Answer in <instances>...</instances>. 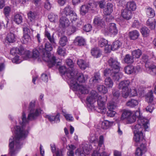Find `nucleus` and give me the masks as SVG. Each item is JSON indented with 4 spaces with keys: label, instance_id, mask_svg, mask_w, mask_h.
<instances>
[{
    "label": "nucleus",
    "instance_id": "f257e3e1",
    "mask_svg": "<svg viewBox=\"0 0 156 156\" xmlns=\"http://www.w3.org/2000/svg\"><path fill=\"white\" fill-rule=\"evenodd\" d=\"M35 101H32L30 104L29 113L27 118L26 117L25 113H22V121L19 122L21 126H16L14 128L11 129L12 131L15 135L14 137H12L9 139V153L11 156H14L19 150L21 148L22 145L21 141L24 139L27 135L28 131L26 129V125L30 120L36 119L41 113L40 109L34 108Z\"/></svg>",
    "mask_w": 156,
    "mask_h": 156
},
{
    "label": "nucleus",
    "instance_id": "f03ea898",
    "mask_svg": "<svg viewBox=\"0 0 156 156\" xmlns=\"http://www.w3.org/2000/svg\"><path fill=\"white\" fill-rule=\"evenodd\" d=\"M107 97L105 98L104 96L103 97L99 96L95 91L93 90L91 92L90 96L87 98V101L91 109L98 110V112L105 114L106 112L105 105L107 101Z\"/></svg>",
    "mask_w": 156,
    "mask_h": 156
},
{
    "label": "nucleus",
    "instance_id": "7ed1b4c3",
    "mask_svg": "<svg viewBox=\"0 0 156 156\" xmlns=\"http://www.w3.org/2000/svg\"><path fill=\"white\" fill-rule=\"evenodd\" d=\"M149 121L143 117H140L138 120V124L132 126L134 134V139L136 142H139L142 141H145L144 136L142 131L143 128L145 131L149 127Z\"/></svg>",
    "mask_w": 156,
    "mask_h": 156
},
{
    "label": "nucleus",
    "instance_id": "20e7f679",
    "mask_svg": "<svg viewBox=\"0 0 156 156\" xmlns=\"http://www.w3.org/2000/svg\"><path fill=\"white\" fill-rule=\"evenodd\" d=\"M53 48L51 44L47 42L44 44V48L40 51L42 54L43 59L48 63V66L49 68H51L55 65L56 63L55 57L51 56L50 52L52 50Z\"/></svg>",
    "mask_w": 156,
    "mask_h": 156
},
{
    "label": "nucleus",
    "instance_id": "39448f33",
    "mask_svg": "<svg viewBox=\"0 0 156 156\" xmlns=\"http://www.w3.org/2000/svg\"><path fill=\"white\" fill-rule=\"evenodd\" d=\"M59 71L60 73L64 75L69 84L70 83V82L73 80L74 72L69 68L67 69L65 66H62L60 67Z\"/></svg>",
    "mask_w": 156,
    "mask_h": 156
},
{
    "label": "nucleus",
    "instance_id": "423d86ee",
    "mask_svg": "<svg viewBox=\"0 0 156 156\" xmlns=\"http://www.w3.org/2000/svg\"><path fill=\"white\" fill-rule=\"evenodd\" d=\"M143 61L145 63V67L147 72L152 75L156 74V65L152 62H148V57L145 55H143L142 57Z\"/></svg>",
    "mask_w": 156,
    "mask_h": 156
},
{
    "label": "nucleus",
    "instance_id": "0eeeda50",
    "mask_svg": "<svg viewBox=\"0 0 156 156\" xmlns=\"http://www.w3.org/2000/svg\"><path fill=\"white\" fill-rule=\"evenodd\" d=\"M130 83L129 80H125L121 81L119 84L118 88L122 90V95L125 98H127L129 94L130 90L128 87Z\"/></svg>",
    "mask_w": 156,
    "mask_h": 156
},
{
    "label": "nucleus",
    "instance_id": "6e6552de",
    "mask_svg": "<svg viewBox=\"0 0 156 156\" xmlns=\"http://www.w3.org/2000/svg\"><path fill=\"white\" fill-rule=\"evenodd\" d=\"M70 82L69 85L73 90L77 91L79 93L81 94H87L88 93L89 90L86 86L80 84L76 82H74L73 80Z\"/></svg>",
    "mask_w": 156,
    "mask_h": 156
},
{
    "label": "nucleus",
    "instance_id": "1a4fd4ad",
    "mask_svg": "<svg viewBox=\"0 0 156 156\" xmlns=\"http://www.w3.org/2000/svg\"><path fill=\"white\" fill-rule=\"evenodd\" d=\"M10 53L12 55L16 54L22 55V57L24 60H27L31 56L30 52L29 51H24L22 47H20L19 48H12L10 50Z\"/></svg>",
    "mask_w": 156,
    "mask_h": 156
},
{
    "label": "nucleus",
    "instance_id": "9d476101",
    "mask_svg": "<svg viewBox=\"0 0 156 156\" xmlns=\"http://www.w3.org/2000/svg\"><path fill=\"white\" fill-rule=\"evenodd\" d=\"M136 119L135 115L130 111L128 110L124 111L121 117V120H125L128 124L133 123L135 122Z\"/></svg>",
    "mask_w": 156,
    "mask_h": 156
},
{
    "label": "nucleus",
    "instance_id": "9b49d317",
    "mask_svg": "<svg viewBox=\"0 0 156 156\" xmlns=\"http://www.w3.org/2000/svg\"><path fill=\"white\" fill-rule=\"evenodd\" d=\"M62 14H64L66 16H69L71 22L73 24L75 23L77 20V16L76 13L71 10L69 6L68 5L62 11Z\"/></svg>",
    "mask_w": 156,
    "mask_h": 156
},
{
    "label": "nucleus",
    "instance_id": "f8f14e48",
    "mask_svg": "<svg viewBox=\"0 0 156 156\" xmlns=\"http://www.w3.org/2000/svg\"><path fill=\"white\" fill-rule=\"evenodd\" d=\"M92 148V146L91 144L86 145L83 146L82 148H80L77 149L75 153L80 156H87L84 154L87 155L89 154Z\"/></svg>",
    "mask_w": 156,
    "mask_h": 156
},
{
    "label": "nucleus",
    "instance_id": "ddd939ff",
    "mask_svg": "<svg viewBox=\"0 0 156 156\" xmlns=\"http://www.w3.org/2000/svg\"><path fill=\"white\" fill-rule=\"evenodd\" d=\"M146 100L148 103H150L149 105L146 108V110L147 112H149L151 113L153 109L155 108V105L152 104L151 103L152 102L153 100V92L151 91L149 92L146 95Z\"/></svg>",
    "mask_w": 156,
    "mask_h": 156
},
{
    "label": "nucleus",
    "instance_id": "4468645a",
    "mask_svg": "<svg viewBox=\"0 0 156 156\" xmlns=\"http://www.w3.org/2000/svg\"><path fill=\"white\" fill-rule=\"evenodd\" d=\"M108 62L111 69L114 70H117L120 69V63L118 62L116 58H111Z\"/></svg>",
    "mask_w": 156,
    "mask_h": 156
},
{
    "label": "nucleus",
    "instance_id": "2eb2a0df",
    "mask_svg": "<svg viewBox=\"0 0 156 156\" xmlns=\"http://www.w3.org/2000/svg\"><path fill=\"white\" fill-rule=\"evenodd\" d=\"M74 72V76H73L74 78L73 80L74 82H76L78 83V81L80 83H82L85 82V79L82 73H77L76 72Z\"/></svg>",
    "mask_w": 156,
    "mask_h": 156
},
{
    "label": "nucleus",
    "instance_id": "dca6fc26",
    "mask_svg": "<svg viewBox=\"0 0 156 156\" xmlns=\"http://www.w3.org/2000/svg\"><path fill=\"white\" fill-rule=\"evenodd\" d=\"M147 151L146 146L144 144H141L140 147L137 148L135 152L136 156H141Z\"/></svg>",
    "mask_w": 156,
    "mask_h": 156
},
{
    "label": "nucleus",
    "instance_id": "f3484780",
    "mask_svg": "<svg viewBox=\"0 0 156 156\" xmlns=\"http://www.w3.org/2000/svg\"><path fill=\"white\" fill-rule=\"evenodd\" d=\"M24 32L23 40L24 43H26L30 40V30L27 27H25L23 29Z\"/></svg>",
    "mask_w": 156,
    "mask_h": 156
},
{
    "label": "nucleus",
    "instance_id": "a211bd4d",
    "mask_svg": "<svg viewBox=\"0 0 156 156\" xmlns=\"http://www.w3.org/2000/svg\"><path fill=\"white\" fill-rule=\"evenodd\" d=\"M121 16L124 19L128 20L132 18V13L130 10L125 9L122 11Z\"/></svg>",
    "mask_w": 156,
    "mask_h": 156
},
{
    "label": "nucleus",
    "instance_id": "6ab92c4d",
    "mask_svg": "<svg viewBox=\"0 0 156 156\" xmlns=\"http://www.w3.org/2000/svg\"><path fill=\"white\" fill-rule=\"evenodd\" d=\"M96 148L97 149H99L100 151L103 152V151H105V146L104 145V138L102 135H101L99 137L98 141V146Z\"/></svg>",
    "mask_w": 156,
    "mask_h": 156
},
{
    "label": "nucleus",
    "instance_id": "aec40b11",
    "mask_svg": "<svg viewBox=\"0 0 156 156\" xmlns=\"http://www.w3.org/2000/svg\"><path fill=\"white\" fill-rule=\"evenodd\" d=\"M70 24L69 20L66 17H62L59 20V26L62 28L69 26Z\"/></svg>",
    "mask_w": 156,
    "mask_h": 156
},
{
    "label": "nucleus",
    "instance_id": "412c9836",
    "mask_svg": "<svg viewBox=\"0 0 156 156\" xmlns=\"http://www.w3.org/2000/svg\"><path fill=\"white\" fill-rule=\"evenodd\" d=\"M60 116L59 113H58L55 116H53L51 115H45V117L48 118L50 121L51 122H54L55 123H58L60 122Z\"/></svg>",
    "mask_w": 156,
    "mask_h": 156
},
{
    "label": "nucleus",
    "instance_id": "4be33fe9",
    "mask_svg": "<svg viewBox=\"0 0 156 156\" xmlns=\"http://www.w3.org/2000/svg\"><path fill=\"white\" fill-rule=\"evenodd\" d=\"M113 5L111 3H108L106 6L103 9V12L106 15H110L113 11Z\"/></svg>",
    "mask_w": 156,
    "mask_h": 156
},
{
    "label": "nucleus",
    "instance_id": "5701e85b",
    "mask_svg": "<svg viewBox=\"0 0 156 156\" xmlns=\"http://www.w3.org/2000/svg\"><path fill=\"white\" fill-rule=\"evenodd\" d=\"M108 41L103 38H101L98 41L99 46L101 47H105V50L107 51V52H109L110 51V49L109 48H108Z\"/></svg>",
    "mask_w": 156,
    "mask_h": 156
},
{
    "label": "nucleus",
    "instance_id": "b1692460",
    "mask_svg": "<svg viewBox=\"0 0 156 156\" xmlns=\"http://www.w3.org/2000/svg\"><path fill=\"white\" fill-rule=\"evenodd\" d=\"M108 30L110 33L114 35H116L118 33V30L115 24L113 23L109 24Z\"/></svg>",
    "mask_w": 156,
    "mask_h": 156
},
{
    "label": "nucleus",
    "instance_id": "393cba45",
    "mask_svg": "<svg viewBox=\"0 0 156 156\" xmlns=\"http://www.w3.org/2000/svg\"><path fill=\"white\" fill-rule=\"evenodd\" d=\"M94 23L96 26L103 27L104 26V22L101 18L98 16L95 17L94 20Z\"/></svg>",
    "mask_w": 156,
    "mask_h": 156
},
{
    "label": "nucleus",
    "instance_id": "a878e982",
    "mask_svg": "<svg viewBox=\"0 0 156 156\" xmlns=\"http://www.w3.org/2000/svg\"><path fill=\"white\" fill-rule=\"evenodd\" d=\"M91 53L92 55L96 58L100 57L101 55V50L98 48L96 47L94 48L91 49Z\"/></svg>",
    "mask_w": 156,
    "mask_h": 156
},
{
    "label": "nucleus",
    "instance_id": "bb28decb",
    "mask_svg": "<svg viewBox=\"0 0 156 156\" xmlns=\"http://www.w3.org/2000/svg\"><path fill=\"white\" fill-rule=\"evenodd\" d=\"M119 69L114 70V72L112 74V77L115 81H118L119 79L121 78L122 76V74L119 72Z\"/></svg>",
    "mask_w": 156,
    "mask_h": 156
},
{
    "label": "nucleus",
    "instance_id": "cd10ccee",
    "mask_svg": "<svg viewBox=\"0 0 156 156\" xmlns=\"http://www.w3.org/2000/svg\"><path fill=\"white\" fill-rule=\"evenodd\" d=\"M27 16L29 20L31 22H34L37 17V14L35 12L30 11L27 13Z\"/></svg>",
    "mask_w": 156,
    "mask_h": 156
},
{
    "label": "nucleus",
    "instance_id": "c85d7f7f",
    "mask_svg": "<svg viewBox=\"0 0 156 156\" xmlns=\"http://www.w3.org/2000/svg\"><path fill=\"white\" fill-rule=\"evenodd\" d=\"M113 122H110L108 120H105L102 122L101 128L104 129H107L109 128L113 124Z\"/></svg>",
    "mask_w": 156,
    "mask_h": 156
},
{
    "label": "nucleus",
    "instance_id": "c756f323",
    "mask_svg": "<svg viewBox=\"0 0 156 156\" xmlns=\"http://www.w3.org/2000/svg\"><path fill=\"white\" fill-rule=\"evenodd\" d=\"M136 8L135 3L133 1H130L128 2L126 5L125 9L128 10L133 11L135 10Z\"/></svg>",
    "mask_w": 156,
    "mask_h": 156
},
{
    "label": "nucleus",
    "instance_id": "7c9ffc66",
    "mask_svg": "<svg viewBox=\"0 0 156 156\" xmlns=\"http://www.w3.org/2000/svg\"><path fill=\"white\" fill-rule=\"evenodd\" d=\"M71 23L73 25L72 26L71 31L72 33H73L76 30V27H80L82 25L83 22L82 21L79 20L77 19V20L76 21L75 23L73 24L72 23Z\"/></svg>",
    "mask_w": 156,
    "mask_h": 156
},
{
    "label": "nucleus",
    "instance_id": "2f4dec72",
    "mask_svg": "<svg viewBox=\"0 0 156 156\" xmlns=\"http://www.w3.org/2000/svg\"><path fill=\"white\" fill-rule=\"evenodd\" d=\"M129 36L131 39L135 40L137 39L139 36V32L137 30H133L129 32Z\"/></svg>",
    "mask_w": 156,
    "mask_h": 156
},
{
    "label": "nucleus",
    "instance_id": "473e14b6",
    "mask_svg": "<svg viewBox=\"0 0 156 156\" xmlns=\"http://www.w3.org/2000/svg\"><path fill=\"white\" fill-rule=\"evenodd\" d=\"M6 40L9 43H13L16 41V36L15 34L12 33H8L6 37Z\"/></svg>",
    "mask_w": 156,
    "mask_h": 156
},
{
    "label": "nucleus",
    "instance_id": "72a5a7b5",
    "mask_svg": "<svg viewBox=\"0 0 156 156\" xmlns=\"http://www.w3.org/2000/svg\"><path fill=\"white\" fill-rule=\"evenodd\" d=\"M146 11L147 15L149 17H154L155 15V12L153 9L149 7L146 8Z\"/></svg>",
    "mask_w": 156,
    "mask_h": 156
},
{
    "label": "nucleus",
    "instance_id": "f704fd0d",
    "mask_svg": "<svg viewBox=\"0 0 156 156\" xmlns=\"http://www.w3.org/2000/svg\"><path fill=\"white\" fill-rule=\"evenodd\" d=\"M156 20H152L148 19L147 21V24L151 30L154 29L155 27Z\"/></svg>",
    "mask_w": 156,
    "mask_h": 156
},
{
    "label": "nucleus",
    "instance_id": "c9c22d12",
    "mask_svg": "<svg viewBox=\"0 0 156 156\" xmlns=\"http://www.w3.org/2000/svg\"><path fill=\"white\" fill-rule=\"evenodd\" d=\"M122 45V43L119 40L114 41L111 46V48L112 50H116L120 48Z\"/></svg>",
    "mask_w": 156,
    "mask_h": 156
},
{
    "label": "nucleus",
    "instance_id": "e433bc0d",
    "mask_svg": "<svg viewBox=\"0 0 156 156\" xmlns=\"http://www.w3.org/2000/svg\"><path fill=\"white\" fill-rule=\"evenodd\" d=\"M138 103L139 101L137 100L132 99L127 102L126 105L130 107H134L138 105Z\"/></svg>",
    "mask_w": 156,
    "mask_h": 156
},
{
    "label": "nucleus",
    "instance_id": "4c0bfd02",
    "mask_svg": "<svg viewBox=\"0 0 156 156\" xmlns=\"http://www.w3.org/2000/svg\"><path fill=\"white\" fill-rule=\"evenodd\" d=\"M77 64L80 68L85 69L88 66V64L82 59H80L77 61Z\"/></svg>",
    "mask_w": 156,
    "mask_h": 156
},
{
    "label": "nucleus",
    "instance_id": "58836bf2",
    "mask_svg": "<svg viewBox=\"0 0 156 156\" xmlns=\"http://www.w3.org/2000/svg\"><path fill=\"white\" fill-rule=\"evenodd\" d=\"M105 84L108 88H112L113 85V83L112 79L108 77L105 80Z\"/></svg>",
    "mask_w": 156,
    "mask_h": 156
},
{
    "label": "nucleus",
    "instance_id": "ea45409f",
    "mask_svg": "<svg viewBox=\"0 0 156 156\" xmlns=\"http://www.w3.org/2000/svg\"><path fill=\"white\" fill-rule=\"evenodd\" d=\"M48 17L49 20L52 22H56L58 19V16L52 13L49 14Z\"/></svg>",
    "mask_w": 156,
    "mask_h": 156
},
{
    "label": "nucleus",
    "instance_id": "a19ab883",
    "mask_svg": "<svg viewBox=\"0 0 156 156\" xmlns=\"http://www.w3.org/2000/svg\"><path fill=\"white\" fill-rule=\"evenodd\" d=\"M134 58L129 54L126 55L124 58L125 63L127 64H131L134 62Z\"/></svg>",
    "mask_w": 156,
    "mask_h": 156
},
{
    "label": "nucleus",
    "instance_id": "79ce46f5",
    "mask_svg": "<svg viewBox=\"0 0 156 156\" xmlns=\"http://www.w3.org/2000/svg\"><path fill=\"white\" fill-rule=\"evenodd\" d=\"M142 54L141 51L139 49L133 51L132 52V56L134 58H139Z\"/></svg>",
    "mask_w": 156,
    "mask_h": 156
},
{
    "label": "nucleus",
    "instance_id": "37998d69",
    "mask_svg": "<svg viewBox=\"0 0 156 156\" xmlns=\"http://www.w3.org/2000/svg\"><path fill=\"white\" fill-rule=\"evenodd\" d=\"M97 89L100 92L103 94H105L108 92L107 88L103 85H98Z\"/></svg>",
    "mask_w": 156,
    "mask_h": 156
},
{
    "label": "nucleus",
    "instance_id": "c03bdc74",
    "mask_svg": "<svg viewBox=\"0 0 156 156\" xmlns=\"http://www.w3.org/2000/svg\"><path fill=\"white\" fill-rule=\"evenodd\" d=\"M134 67L132 66H128L125 68V73L128 74L134 73Z\"/></svg>",
    "mask_w": 156,
    "mask_h": 156
},
{
    "label": "nucleus",
    "instance_id": "a18cd8bd",
    "mask_svg": "<svg viewBox=\"0 0 156 156\" xmlns=\"http://www.w3.org/2000/svg\"><path fill=\"white\" fill-rule=\"evenodd\" d=\"M88 6L86 5H83L80 8V13L82 15H85L88 11Z\"/></svg>",
    "mask_w": 156,
    "mask_h": 156
},
{
    "label": "nucleus",
    "instance_id": "49530a36",
    "mask_svg": "<svg viewBox=\"0 0 156 156\" xmlns=\"http://www.w3.org/2000/svg\"><path fill=\"white\" fill-rule=\"evenodd\" d=\"M107 107L109 110H113L115 109L116 107V103L113 102V101H110L107 105Z\"/></svg>",
    "mask_w": 156,
    "mask_h": 156
},
{
    "label": "nucleus",
    "instance_id": "de8ad7c7",
    "mask_svg": "<svg viewBox=\"0 0 156 156\" xmlns=\"http://www.w3.org/2000/svg\"><path fill=\"white\" fill-rule=\"evenodd\" d=\"M22 17L20 15L17 14L14 16L13 21L17 24L20 23L22 22Z\"/></svg>",
    "mask_w": 156,
    "mask_h": 156
},
{
    "label": "nucleus",
    "instance_id": "09e8293b",
    "mask_svg": "<svg viewBox=\"0 0 156 156\" xmlns=\"http://www.w3.org/2000/svg\"><path fill=\"white\" fill-rule=\"evenodd\" d=\"M141 33L144 37H147L149 35L150 30L147 27H143L140 29Z\"/></svg>",
    "mask_w": 156,
    "mask_h": 156
},
{
    "label": "nucleus",
    "instance_id": "8fccbe9b",
    "mask_svg": "<svg viewBox=\"0 0 156 156\" xmlns=\"http://www.w3.org/2000/svg\"><path fill=\"white\" fill-rule=\"evenodd\" d=\"M100 80V75L99 73H95L94 77L90 79V81L94 83H97L98 82L99 80Z\"/></svg>",
    "mask_w": 156,
    "mask_h": 156
},
{
    "label": "nucleus",
    "instance_id": "3c124183",
    "mask_svg": "<svg viewBox=\"0 0 156 156\" xmlns=\"http://www.w3.org/2000/svg\"><path fill=\"white\" fill-rule=\"evenodd\" d=\"M45 36L48 38L51 43L53 44L55 43L54 39L53 37H51L50 34L46 30L45 31Z\"/></svg>",
    "mask_w": 156,
    "mask_h": 156
},
{
    "label": "nucleus",
    "instance_id": "603ef678",
    "mask_svg": "<svg viewBox=\"0 0 156 156\" xmlns=\"http://www.w3.org/2000/svg\"><path fill=\"white\" fill-rule=\"evenodd\" d=\"M67 41V37L66 36H64L60 38L59 43L62 46H64L66 45Z\"/></svg>",
    "mask_w": 156,
    "mask_h": 156
},
{
    "label": "nucleus",
    "instance_id": "864d4df0",
    "mask_svg": "<svg viewBox=\"0 0 156 156\" xmlns=\"http://www.w3.org/2000/svg\"><path fill=\"white\" fill-rule=\"evenodd\" d=\"M114 70L112 69H106L104 71V75L105 76H112V74L114 72Z\"/></svg>",
    "mask_w": 156,
    "mask_h": 156
},
{
    "label": "nucleus",
    "instance_id": "5fc2aeb1",
    "mask_svg": "<svg viewBox=\"0 0 156 156\" xmlns=\"http://www.w3.org/2000/svg\"><path fill=\"white\" fill-rule=\"evenodd\" d=\"M76 41L77 42L78 45L79 46L84 45L85 43L84 39L82 37H77Z\"/></svg>",
    "mask_w": 156,
    "mask_h": 156
},
{
    "label": "nucleus",
    "instance_id": "6e6d98bb",
    "mask_svg": "<svg viewBox=\"0 0 156 156\" xmlns=\"http://www.w3.org/2000/svg\"><path fill=\"white\" fill-rule=\"evenodd\" d=\"M66 64L70 67L69 68L73 72H74L73 68L74 66V64L72 60L70 59H68L66 60Z\"/></svg>",
    "mask_w": 156,
    "mask_h": 156
},
{
    "label": "nucleus",
    "instance_id": "4d7b16f0",
    "mask_svg": "<svg viewBox=\"0 0 156 156\" xmlns=\"http://www.w3.org/2000/svg\"><path fill=\"white\" fill-rule=\"evenodd\" d=\"M89 141L91 143H94L98 140V137L94 134H91L89 138Z\"/></svg>",
    "mask_w": 156,
    "mask_h": 156
},
{
    "label": "nucleus",
    "instance_id": "13d9d810",
    "mask_svg": "<svg viewBox=\"0 0 156 156\" xmlns=\"http://www.w3.org/2000/svg\"><path fill=\"white\" fill-rule=\"evenodd\" d=\"M10 11L11 9L9 6H6L4 8L3 10V12L6 17H7L9 16Z\"/></svg>",
    "mask_w": 156,
    "mask_h": 156
},
{
    "label": "nucleus",
    "instance_id": "bf43d9fd",
    "mask_svg": "<svg viewBox=\"0 0 156 156\" xmlns=\"http://www.w3.org/2000/svg\"><path fill=\"white\" fill-rule=\"evenodd\" d=\"M62 112L63 113L64 116L67 120L72 121L73 120V118L71 115L67 114L63 111H62Z\"/></svg>",
    "mask_w": 156,
    "mask_h": 156
},
{
    "label": "nucleus",
    "instance_id": "052dcab7",
    "mask_svg": "<svg viewBox=\"0 0 156 156\" xmlns=\"http://www.w3.org/2000/svg\"><path fill=\"white\" fill-rule=\"evenodd\" d=\"M57 52L60 55L64 56L66 54L65 50L60 47L58 48Z\"/></svg>",
    "mask_w": 156,
    "mask_h": 156
},
{
    "label": "nucleus",
    "instance_id": "680f3d73",
    "mask_svg": "<svg viewBox=\"0 0 156 156\" xmlns=\"http://www.w3.org/2000/svg\"><path fill=\"white\" fill-rule=\"evenodd\" d=\"M19 57L18 56L16 55L14 58L12 59V62L16 64H19L22 61L19 58Z\"/></svg>",
    "mask_w": 156,
    "mask_h": 156
},
{
    "label": "nucleus",
    "instance_id": "e2e57ef3",
    "mask_svg": "<svg viewBox=\"0 0 156 156\" xmlns=\"http://www.w3.org/2000/svg\"><path fill=\"white\" fill-rule=\"evenodd\" d=\"M92 28L91 25L90 24H87L84 27L83 30L87 32H88L91 30Z\"/></svg>",
    "mask_w": 156,
    "mask_h": 156
},
{
    "label": "nucleus",
    "instance_id": "0e129e2a",
    "mask_svg": "<svg viewBox=\"0 0 156 156\" xmlns=\"http://www.w3.org/2000/svg\"><path fill=\"white\" fill-rule=\"evenodd\" d=\"M94 149L92 154V156H100V154H101V153H100L99 149H97V148L95 147Z\"/></svg>",
    "mask_w": 156,
    "mask_h": 156
},
{
    "label": "nucleus",
    "instance_id": "69168bd1",
    "mask_svg": "<svg viewBox=\"0 0 156 156\" xmlns=\"http://www.w3.org/2000/svg\"><path fill=\"white\" fill-rule=\"evenodd\" d=\"M40 55V53L39 51L36 49H34L33 51V58H37L39 57Z\"/></svg>",
    "mask_w": 156,
    "mask_h": 156
},
{
    "label": "nucleus",
    "instance_id": "338daca9",
    "mask_svg": "<svg viewBox=\"0 0 156 156\" xmlns=\"http://www.w3.org/2000/svg\"><path fill=\"white\" fill-rule=\"evenodd\" d=\"M116 112L113 110H109L107 112V116L112 117H114L115 115Z\"/></svg>",
    "mask_w": 156,
    "mask_h": 156
},
{
    "label": "nucleus",
    "instance_id": "774afa93",
    "mask_svg": "<svg viewBox=\"0 0 156 156\" xmlns=\"http://www.w3.org/2000/svg\"><path fill=\"white\" fill-rule=\"evenodd\" d=\"M130 96L131 97H134L136 96L137 95V91L136 89L134 88L131 90L130 91Z\"/></svg>",
    "mask_w": 156,
    "mask_h": 156
}]
</instances>
